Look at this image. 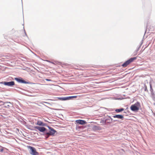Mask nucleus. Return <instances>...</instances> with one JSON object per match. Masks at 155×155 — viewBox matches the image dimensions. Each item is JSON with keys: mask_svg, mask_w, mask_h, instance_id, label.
<instances>
[{"mask_svg": "<svg viewBox=\"0 0 155 155\" xmlns=\"http://www.w3.org/2000/svg\"><path fill=\"white\" fill-rule=\"evenodd\" d=\"M137 59V57L131 58L127 60L122 65V66L124 68H125L127 66L131 63L133 62L134 60Z\"/></svg>", "mask_w": 155, "mask_h": 155, "instance_id": "f257e3e1", "label": "nucleus"}, {"mask_svg": "<svg viewBox=\"0 0 155 155\" xmlns=\"http://www.w3.org/2000/svg\"><path fill=\"white\" fill-rule=\"evenodd\" d=\"M140 103L137 102L134 104L132 105L130 107V109L133 111H137L139 109Z\"/></svg>", "mask_w": 155, "mask_h": 155, "instance_id": "f03ea898", "label": "nucleus"}, {"mask_svg": "<svg viewBox=\"0 0 155 155\" xmlns=\"http://www.w3.org/2000/svg\"><path fill=\"white\" fill-rule=\"evenodd\" d=\"M28 148L30 149L29 152L30 153L33 155H38L39 153L36 151V150L34 147L31 146H28Z\"/></svg>", "mask_w": 155, "mask_h": 155, "instance_id": "7ed1b4c3", "label": "nucleus"}, {"mask_svg": "<svg viewBox=\"0 0 155 155\" xmlns=\"http://www.w3.org/2000/svg\"><path fill=\"white\" fill-rule=\"evenodd\" d=\"M50 131L49 132L46 133V134L49 135H53L56 132V131L53 128L50 127H48Z\"/></svg>", "mask_w": 155, "mask_h": 155, "instance_id": "20e7f679", "label": "nucleus"}, {"mask_svg": "<svg viewBox=\"0 0 155 155\" xmlns=\"http://www.w3.org/2000/svg\"><path fill=\"white\" fill-rule=\"evenodd\" d=\"M2 83L3 84L5 85H7L8 86H13L15 85V83L13 81H12L10 82H5L4 81L2 82Z\"/></svg>", "mask_w": 155, "mask_h": 155, "instance_id": "39448f33", "label": "nucleus"}, {"mask_svg": "<svg viewBox=\"0 0 155 155\" xmlns=\"http://www.w3.org/2000/svg\"><path fill=\"white\" fill-rule=\"evenodd\" d=\"M35 129L38 130L39 131L43 132L46 130V129L44 127H39L38 126H35L34 127Z\"/></svg>", "mask_w": 155, "mask_h": 155, "instance_id": "423d86ee", "label": "nucleus"}, {"mask_svg": "<svg viewBox=\"0 0 155 155\" xmlns=\"http://www.w3.org/2000/svg\"><path fill=\"white\" fill-rule=\"evenodd\" d=\"M15 80L17 81L18 82L22 83H27V82L23 80L21 78H15Z\"/></svg>", "mask_w": 155, "mask_h": 155, "instance_id": "0eeeda50", "label": "nucleus"}, {"mask_svg": "<svg viewBox=\"0 0 155 155\" xmlns=\"http://www.w3.org/2000/svg\"><path fill=\"white\" fill-rule=\"evenodd\" d=\"M76 122L78 124L81 125H83L87 123L85 121L81 120H76Z\"/></svg>", "mask_w": 155, "mask_h": 155, "instance_id": "6e6552de", "label": "nucleus"}, {"mask_svg": "<svg viewBox=\"0 0 155 155\" xmlns=\"http://www.w3.org/2000/svg\"><path fill=\"white\" fill-rule=\"evenodd\" d=\"M35 124L39 126H44L45 125V123H44L43 122L39 120H38L37 122L35 123Z\"/></svg>", "mask_w": 155, "mask_h": 155, "instance_id": "1a4fd4ad", "label": "nucleus"}, {"mask_svg": "<svg viewBox=\"0 0 155 155\" xmlns=\"http://www.w3.org/2000/svg\"><path fill=\"white\" fill-rule=\"evenodd\" d=\"M113 117L114 118H117L121 119H123L124 117L123 115L119 114L113 116Z\"/></svg>", "mask_w": 155, "mask_h": 155, "instance_id": "9d476101", "label": "nucleus"}, {"mask_svg": "<svg viewBox=\"0 0 155 155\" xmlns=\"http://www.w3.org/2000/svg\"><path fill=\"white\" fill-rule=\"evenodd\" d=\"M58 98L60 100L62 101H64L68 100V97H58Z\"/></svg>", "mask_w": 155, "mask_h": 155, "instance_id": "9b49d317", "label": "nucleus"}, {"mask_svg": "<svg viewBox=\"0 0 155 155\" xmlns=\"http://www.w3.org/2000/svg\"><path fill=\"white\" fill-rule=\"evenodd\" d=\"M124 110V109L123 108L119 109H116L115 110V111L117 112H120L123 111Z\"/></svg>", "mask_w": 155, "mask_h": 155, "instance_id": "f8f14e48", "label": "nucleus"}, {"mask_svg": "<svg viewBox=\"0 0 155 155\" xmlns=\"http://www.w3.org/2000/svg\"><path fill=\"white\" fill-rule=\"evenodd\" d=\"M76 97L77 96H76L68 97V100H70L71 99V98H76Z\"/></svg>", "mask_w": 155, "mask_h": 155, "instance_id": "ddd939ff", "label": "nucleus"}, {"mask_svg": "<svg viewBox=\"0 0 155 155\" xmlns=\"http://www.w3.org/2000/svg\"><path fill=\"white\" fill-rule=\"evenodd\" d=\"M45 80L46 81H51V80H50V79H46Z\"/></svg>", "mask_w": 155, "mask_h": 155, "instance_id": "4468645a", "label": "nucleus"}, {"mask_svg": "<svg viewBox=\"0 0 155 155\" xmlns=\"http://www.w3.org/2000/svg\"><path fill=\"white\" fill-rule=\"evenodd\" d=\"M49 135H48V136H47V138H48L49 137Z\"/></svg>", "mask_w": 155, "mask_h": 155, "instance_id": "2eb2a0df", "label": "nucleus"}, {"mask_svg": "<svg viewBox=\"0 0 155 155\" xmlns=\"http://www.w3.org/2000/svg\"><path fill=\"white\" fill-rule=\"evenodd\" d=\"M154 115L155 116V113L154 114Z\"/></svg>", "mask_w": 155, "mask_h": 155, "instance_id": "dca6fc26", "label": "nucleus"}]
</instances>
